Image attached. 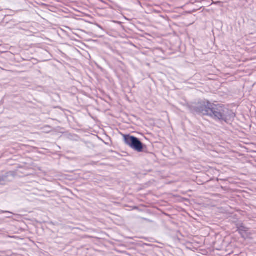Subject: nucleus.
<instances>
[{
  "label": "nucleus",
  "mask_w": 256,
  "mask_h": 256,
  "mask_svg": "<svg viewBox=\"0 0 256 256\" xmlns=\"http://www.w3.org/2000/svg\"><path fill=\"white\" fill-rule=\"evenodd\" d=\"M228 109L222 104H214L207 102L201 108V112L204 114L220 120L226 121V113Z\"/></svg>",
  "instance_id": "nucleus-1"
},
{
  "label": "nucleus",
  "mask_w": 256,
  "mask_h": 256,
  "mask_svg": "<svg viewBox=\"0 0 256 256\" xmlns=\"http://www.w3.org/2000/svg\"><path fill=\"white\" fill-rule=\"evenodd\" d=\"M126 144L138 152H142L143 149L142 143L138 139L134 136L126 135L124 136Z\"/></svg>",
  "instance_id": "nucleus-2"
},
{
  "label": "nucleus",
  "mask_w": 256,
  "mask_h": 256,
  "mask_svg": "<svg viewBox=\"0 0 256 256\" xmlns=\"http://www.w3.org/2000/svg\"><path fill=\"white\" fill-rule=\"evenodd\" d=\"M10 173L9 172H6L4 174L0 176V183L1 184H4L5 182H9L10 181L8 179Z\"/></svg>",
  "instance_id": "nucleus-4"
},
{
  "label": "nucleus",
  "mask_w": 256,
  "mask_h": 256,
  "mask_svg": "<svg viewBox=\"0 0 256 256\" xmlns=\"http://www.w3.org/2000/svg\"><path fill=\"white\" fill-rule=\"evenodd\" d=\"M236 226L238 228L237 231L238 232L241 237L246 238V236H247L246 234L249 228L245 226L242 224H238Z\"/></svg>",
  "instance_id": "nucleus-3"
},
{
  "label": "nucleus",
  "mask_w": 256,
  "mask_h": 256,
  "mask_svg": "<svg viewBox=\"0 0 256 256\" xmlns=\"http://www.w3.org/2000/svg\"><path fill=\"white\" fill-rule=\"evenodd\" d=\"M98 162H94V164H96V163H98Z\"/></svg>",
  "instance_id": "nucleus-5"
}]
</instances>
